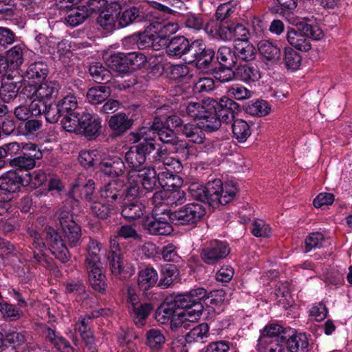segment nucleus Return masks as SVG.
<instances>
[{
  "mask_svg": "<svg viewBox=\"0 0 352 352\" xmlns=\"http://www.w3.org/2000/svg\"><path fill=\"white\" fill-rule=\"evenodd\" d=\"M181 163L166 155L162 151L155 155V175H157V184L155 183V192L170 190L182 184V179L177 175L181 171Z\"/></svg>",
  "mask_w": 352,
  "mask_h": 352,
  "instance_id": "1",
  "label": "nucleus"
},
{
  "mask_svg": "<svg viewBox=\"0 0 352 352\" xmlns=\"http://www.w3.org/2000/svg\"><path fill=\"white\" fill-rule=\"evenodd\" d=\"M64 206L60 209L56 216L61 226L65 239L71 248L80 245L81 242V227L74 220L72 209L78 204V200L74 197L67 199Z\"/></svg>",
  "mask_w": 352,
  "mask_h": 352,
  "instance_id": "2",
  "label": "nucleus"
},
{
  "mask_svg": "<svg viewBox=\"0 0 352 352\" xmlns=\"http://www.w3.org/2000/svg\"><path fill=\"white\" fill-rule=\"evenodd\" d=\"M78 100L76 97L69 93L63 96L56 103L50 102V110L46 113V120L51 123L56 122L60 116H63L65 121L63 122V127L65 129L66 132H76L75 129H72V126L69 124L67 126V122L74 121V118H78V113L75 112L78 108Z\"/></svg>",
  "mask_w": 352,
  "mask_h": 352,
  "instance_id": "3",
  "label": "nucleus"
},
{
  "mask_svg": "<svg viewBox=\"0 0 352 352\" xmlns=\"http://www.w3.org/2000/svg\"><path fill=\"white\" fill-rule=\"evenodd\" d=\"M297 30L289 28L287 32L288 43L296 50L308 52L311 45L307 38L313 40H320L323 36L322 30L316 25H311L305 21L296 23Z\"/></svg>",
  "mask_w": 352,
  "mask_h": 352,
  "instance_id": "4",
  "label": "nucleus"
},
{
  "mask_svg": "<svg viewBox=\"0 0 352 352\" xmlns=\"http://www.w3.org/2000/svg\"><path fill=\"white\" fill-rule=\"evenodd\" d=\"M177 296L167 297L155 311V319L161 323H165L169 319L171 320L172 329L183 327L185 329L190 327V323L188 319L179 317V314L186 312L184 306L177 303ZM186 318H188L186 317Z\"/></svg>",
  "mask_w": 352,
  "mask_h": 352,
  "instance_id": "5",
  "label": "nucleus"
},
{
  "mask_svg": "<svg viewBox=\"0 0 352 352\" xmlns=\"http://www.w3.org/2000/svg\"><path fill=\"white\" fill-rule=\"evenodd\" d=\"M206 202L212 207L226 205L236 195L237 188L232 182L223 184L221 180L210 182L206 186Z\"/></svg>",
  "mask_w": 352,
  "mask_h": 352,
  "instance_id": "6",
  "label": "nucleus"
},
{
  "mask_svg": "<svg viewBox=\"0 0 352 352\" xmlns=\"http://www.w3.org/2000/svg\"><path fill=\"white\" fill-rule=\"evenodd\" d=\"M207 291L203 287H199L190 290L188 294L177 295V303L184 306L186 312L179 314V317L188 318L190 322L197 321L203 311V305L201 300L206 298Z\"/></svg>",
  "mask_w": 352,
  "mask_h": 352,
  "instance_id": "7",
  "label": "nucleus"
},
{
  "mask_svg": "<svg viewBox=\"0 0 352 352\" xmlns=\"http://www.w3.org/2000/svg\"><path fill=\"white\" fill-rule=\"evenodd\" d=\"M145 57L135 52L111 55L106 60L107 66L118 73H127L135 70L144 62Z\"/></svg>",
  "mask_w": 352,
  "mask_h": 352,
  "instance_id": "8",
  "label": "nucleus"
},
{
  "mask_svg": "<svg viewBox=\"0 0 352 352\" xmlns=\"http://www.w3.org/2000/svg\"><path fill=\"white\" fill-rule=\"evenodd\" d=\"M206 213L205 207L200 203L185 205L173 213V221L182 225H193L200 221Z\"/></svg>",
  "mask_w": 352,
  "mask_h": 352,
  "instance_id": "9",
  "label": "nucleus"
},
{
  "mask_svg": "<svg viewBox=\"0 0 352 352\" xmlns=\"http://www.w3.org/2000/svg\"><path fill=\"white\" fill-rule=\"evenodd\" d=\"M230 252V249L226 242L214 240L202 250L201 257L206 264L212 265L225 258Z\"/></svg>",
  "mask_w": 352,
  "mask_h": 352,
  "instance_id": "10",
  "label": "nucleus"
},
{
  "mask_svg": "<svg viewBox=\"0 0 352 352\" xmlns=\"http://www.w3.org/2000/svg\"><path fill=\"white\" fill-rule=\"evenodd\" d=\"M153 149H154L153 139H145L138 146L130 148L125 155L126 161L133 168V170H135V168H139L144 163L146 153H151Z\"/></svg>",
  "mask_w": 352,
  "mask_h": 352,
  "instance_id": "11",
  "label": "nucleus"
},
{
  "mask_svg": "<svg viewBox=\"0 0 352 352\" xmlns=\"http://www.w3.org/2000/svg\"><path fill=\"white\" fill-rule=\"evenodd\" d=\"M46 240L49 249L56 259L62 263L67 262L71 255L61 236L52 228H49L46 233Z\"/></svg>",
  "mask_w": 352,
  "mask_h": 352,
  "instance_id": "12",
  "label": "nucleus"
},
{
  "mask_svg": "<svg viewBox=\"0 0 352 352\" xmlns=\"http://www.w3.org/2000/svg\"><path fill=\"white\" fill-rule=\"evenodd\" d=\"M186 201V192L182 190H157L155 192V208L182 205Z\"/></svg>",
  "mask_w": 352,
  "mask_h": 352,
  "instance_id": "13",
  "label": "nucleus"
},
{
  "mask_svg": "<svg viewBox=\"0 0 352 352\" xmlns=\"http://www.w3.org/2000/svg\"><path fill=\"white\" fill-rule=\"evenodd\" d=\"M120 13V5L118 2H111L106 9L98 14L97 23L103 29L111 31L114 28Z\"/></svg>",
  "mask_w": 352,
  "mask_h": 352,
  "instance_id": "14",
  "label": "nucleus"
},
{
  "mask_svg": "<svg viewBox=\"0 0 352 352\" xmlns=\"http://www.w3.org/2000/svg\"><path fill=\"white\" fill-rule=\"evenodd\" d=\"M21 186H24L23 177L16 170L8 171L0 177V190L8 197L18 191Z\"/></svg>",
  "mask_w": 352,
  "mask_h": 352,
  "instance_id": "15",
  "label": "nucleus"
},
{
  "mask_svg": "<svg viewBox=\"0 0 352 352\" xmlns=\"http://www.w3.org/2000/svg\"><path fill=\"white\" fill-rule=\"evenodd\" d=\"M236 79L246 83L252 84L261 78V72L258 66L252 63L239 64L236 66Z\"/></svg>",
  "mask_w": 352,
  "mask_h": 352,
  "instance_id": "16",
  "label": "nucleus"
},
{
  "mask_svg": "<svg viewBox=\"0 0 352 352\" xmlns=\"http://www.w3.org/2000/svg\"><path fill=\"white\" fill-rule=\"evenodd\" d=\"M74 119L73 124L78 125L82 132H99L102 128V119L97 114L83 112L80 118Z\"/></svg>",
  "mask_w": 352,
  "mask_h": 352,
  "instance_id": "17",
  "label": "nucleus"
},
{
  "mask_svg": "<svg viewBox=\"0 0 352 352\" xmlns=\"http://www.w3.org/2000/svg\"><path fill=\"white\" fill-rule=\"evenodd\" d=\"M177 30V25L172 23L155 25V51L164 48Z\"/></svg>",
  "mask_w": 352,
  "mask_h": 352,
  "instance_id": "18",
  "label": "nucleus"
},
{
  "mask_svg": "<svg viewBox=\"0 0 352 352\" xmlns=\"http://www.w3.org/2000/svg\"><path fill=\"white\" fill-rule=\"evenodd\" d=\"M173 213L168 208H155V235H168L173 230L169 223L173 221Z\"/></svg>",
  "mask_w": 352,
  "mask_h": 352,
  "instance_id": "19",
  "label": "nucleus"
},
{
  "mask_svg": "<svg viewBox=\"0 0 352 352\" xmlns=\"http://www.w3.org/2000/svg\"><path fill=\"white\" fill-rule=\"evenodd\" d=\"M138 284L139 288L143 292L144 296L151 299L154 296V269L147 267L140 271Z\"/></svg>",
  "mask_w": 352,
  "mask_h": 352,
  "instance_id": "20",
  "label": "nucleus"
},
{
  "mask_svg": "<svg viewBox=\"0 0 352 352\" xmlns=\"http://www.w3.org/2000/svg\"><path fill=\"white\" fill-rule=\"evenodd\" d=\"M232 25H226L222 22L211 20L207 23L205 31L213 37L228 41L232 38Z\"/></svg>",
  "mask_w": 352,
  "mask_h": 352,
  "instance_id": "21",
  "label": "nucleus"
},
{
  "mask_svg": "<svg viewBox=\"0 0 352 352\" xmlns=\"http://www.w3.org/2000/svg\"><path fill=\"white\" fill-rule=\"evenodd\" d=\"M60 85L57 81H45L41 82L37 87L36 98L41 100L52 102L58 95Z\"/></svg>",
  "mask_w": 352,
  "mask_h": 352,
  "instance_id": "22",
  "label": "nucleus"
},
{
  "mask_svg": "<svg viewBox=\"0 0 352 352\" xmlns=\"http://www.w3.org/2000/svg\"><path fill=\"white\" fill-rule=\"evenodd\" d=\"M258 50L265 60L272 63H277L281 56V50L277 45L267 40L258 43Z\"/></svg>",
  "mask_w": 352,
  "mask_h": 352,
  "instance_id": "23",
  "label": "nucleus"
},
{
  "mask_svg": "<svg viewBox=\"0 0 352 352\" xmlns=\"http://www.w3.org/2000/svg\"><path fill=\"white\" fill-rule=\"evenodd\" d=\"M189 41L183 36H174L164 49L170 56L182 58L184 56Z\"/></svg>",
  "mask_w": 352,
  "mask_h": 352,
  "instance_id": "24",
  "label": "nucleus"
},
{
  "mask_svg": "<svg viewBox=\"0 0 352 352\" xmlns=\"http://www.w3.org/2000/svg\"><path fill=\"white\" fill-rule=\"evenodd\" d=\"M234 50L236 63L239 60L250 62L256 58V49L249 41H234Z\"/></svg>",
  "mask_w": 352,
  "mask_h": 352,
  "instance_id": "25",
  "label": "nucleus"
},
{
  "mask_svg": "<svg viewBox=\"0 0 352 352\" xmlns=\"http://www.w3.org/2000/svg\"><path fill=\"white\" fill-rule=\"evenodd\" d=\"M206 116L201 118L197 126L201 131H214L221 126V120L218 118L214 109L208 106Z\"/></svg>",
  "mask_w": 352,
  "mask_h": 352,
  "instance_id": "26",
  "label": "nucleus"
},
{
  "mask_svg": "<svg viewBox=\"0 0 352 352\" xmlns=\"http://www.w3.org/2000/svg\"><path fill=\"white\" fill-rule=\"evenodd\" d=\"M49 73L47 65L43 61L34 62L29 65L25 77L35 82H41L46 78Z\"/></svg>",
  "mask_w": 352,
  "mask_h": 352,
  "instance_id": "27",
  "label": "nucleus"
},
{
  "mask_svg": "<svg viewBox=\"0 0 352 352\" xmlns=\"http://www.w3.org/2000/svg\"><path fill=\"white\" fill-rule=\"evenodd\" d=\"M124 182L120 179L113 180L104 186L101 190V196L108 201H114L118 199H123Z\"/></svg>",
  "mask_w": 352,
  "mask_h": 352,
  "instance_id": "28",
  "label": "nucleus"
},
{
  "mask_svg": "<svg viewBox=\"0 0 352 352\" xmlns=\"http://www.w3.org/2000/svg\"><path fill=\"white\" fill-rule=\"evenodd\" d=\"M285 346L288 352H308L309 342L305 333H298L285 337Z\"/></svg>",
  "mask_w": 352,
  "mask_h": 352,
  "instance_id": "29",
  "label": "nucleus"
},
{
  "mask_svg": "<svg viewBox=\"0 0 352 352\" xmlns=\"http://www.w3.org/2000/svg\"><path fill=\"white\" fill-rule=\"evenodd\" d=\"M111 94V89L107 86H95L88 89L86 97L92 104H98L106 101Z\"/></svg>",
  "mask_w": 352,
  "mask_h": 352,
  "instance_id": "30",
  "label": "nucleus"
},
{
  "mask_svg": "<svg viewBox=\"0 0 352 352\" xmlns=\"http://www.w3.org/2000/svg\"><path fill=\"white\" fill-rule=\"evenodd\" d=\"M125 165L120 157L106 160L100 163V170L105 175L118 177L124 173Z\"/></svg>",
  "mask_w": 352,
  "mask_h": 352,
  "instance_id": "31",
  "label": "nucleus"
},
{
  "mask_svg": "<svg viewBox=\"0 0 352 352\" xmlns=\"http://www.w3.org/2000/svg\"><path fill=\"white\" fill-rule=\"evenodd\" d=\"M286 331L285 329L278 324H271L267 325L261 331V336L258 340V343H261V340L267 339L270 342L274 340H285Z\"/></svg>",
  "mask_w": 352,
  "mask_h": 352,
  "instance_id": "32",
  "label": "nucleus"
},
{
  "mask_svg": "<svg viewBox=\"0 0 352 352\" xmlns=\"http://www.w3.org/2000/svg\"><path fill=\"white\" fill-rule=\"evenodd\" d=\"M135 170H131L128 174V183L124 182L123 200L131 201L139 196L140 187L139 182L135 179Z\"/></svg>",
  "mask_w": 352,
  "mask_h": 352,
  "instance_id": "33",
  "label": "nucleus"
},
{
  "mask_svg": "<svg viewBox=\"0 0 352 352\" xmlns=\"http://www.w3.org/2000/svg\"><path fill=\"white\" fill-rule=\"evenodd\" d=\"M22 85V80H11L2 83L0 87V98L4 102H10L16 97Z\"/></svg>",
  "mask_w": 352,
  "mask_h": 352,
  "instance_id": "34",
  "label": "nucleus"
},
{
  "mask_svg": "<svg viewBox=\"0 0 352 352\" xmlns=\"http://www.w3.org/2000/svg\"><path fill=\"white\" fill-rule=\"evenodd\" d=\"M208 105L214 109L223 110V111H229L233 114L239 111V104L234 102L230 97H222L219 101L212 98L207 100Z\"/></svg>",
  "mask_w": 352,
  "mask_h": 352,
  "instance_id": "35",
  "label": "nucleus"
},
{
  "mask_svg": "<svg viewBox=\"0 0 352 352\" xmlns=\"http://www.w3.org/2000/svg\"><path fill=\"white\" fill-rule=\"evenodd\" d=\"M89 282L91 288L100 294H104L107 288V278L100 268L89 271Z\"/></svg>",
  "mask_w": 352,
  "mask_h": 352,
  "instance_id": "36",
  "label": "nucleus"
},
{
  "mask_svg": "<svg viewBox=\"0 0 352 352\" xmlns=\"http://www.w3.org/2000/svg\"><path fill=\"white\" fill-rule=\"evenodd\" d=\"M90 75L94 80L98 84H105L111 81V72L100 63H94L89 68Z\"/></svg>",
  "mask_w": 352,
  "mask_h": 352,
  "instance_id": "37",
  "label": "nucleus"
},
{
  "mask_svg": "<svg viewBox=\"0 0 352 352\" xmlns=\"http://www.w3.org/2000/svg\"><path fill=\"white\" fill-rule=\"evenodd\" d=\"M108 260L111 273L116 278L125 280L130 276L124 268L122 254L108 255Z\"/></svg>",
  "mask_w": 352,
  "mask_h": 352,
  "instance_id": "38",
  "label": "nucleus"
},
{
  "mask_svg": "<svg viewBox=\"0 0 352 352\" xmlns=\"http://www.w3.org/2000/svg\"><path fill=\"white\" fill-rule=\"evenodd\" d=\"M145 207L138 201H125L122 210V215L129 221H134L143 214Z\"/></svg>",
  "mask_w": 352,
  "mask_h": 352,
  "instance_id": "39",
  "label": "nucleus"
},
{
  "mask_svg": "<svg viewBox=\"0 0 352 352\" xmlns=\"http://www.w3.org/2000/svg\"><path fill=\"white\" fill-rule=\"evenodd\" d=\"M94 184V182L92 179H89L86 184H81L80 179H78L76 183L72 185V190L71 192L73 195L78 192L82 199L91 201L95 192Z\"/></svg>",
  "mask_w": 352,
  "mask_h": 352,
  "instance_id": "40",
  "label": "nucleus"
},
{
  "mask_svg": "<svg viewBox=\"0 0 352 352\" xmlns=\"http://www.w3.org/2000/svg\"><path fill=\"white\" fill-rule=\"evenodd\" d=\"M133 120L129 118L128 116L123 113H118L112 116L109 120V125L112 130H118L120 132H125L129 130L133 125Z\"/></svg>",
  "mask_w": 352,
  "mask_h": 352,
  "instance_id": "41",
  "label": "nucleus"
},
{
  "mask_svg": "<svg viewBox=\"0 0 352 352\" xmlns=\"http://www.w3.org/2000/svg\"><path fill=\"white\" fill-rule=\"evenodd\" d=\"M6 60L10 70L18 69L23 63V47L19 45L12 47L7 52Z\"/></svg>",
  "mask_w": 352,
  "mask_h": 352,
  "instance_id": "42",
  "label": "nucleus"
},
{
  "mask_svg": "<svg viewBox=\"0 0 352 352\" xmlns=\"http://www.w3.org/2000/svg\"><path fill=\"white\" fill-rule=\"evenodd\" d=\"M182 124L181 119L177 116H170L166 118H158L155 116V131H160L166 129L169 132H174Z\"/></svg>",
  "mask_w": 352,
  "mask_h": 352,
  "instance_id": "43",
  "label": "nucleus"
},
{
  "mask_svg": "<svg viewBox=\"0 0 352 352\" xmlns=\"http://www.w3.org/2000/svg\"><path fill=\"white\" fill-rule=\"evenodd\" d=\"M135 179H142L141 183L143 188L148 192H151L154 190V168L146 167L138 170H135Z\"/></svg>",
  "mask_w": 352,
  "mask_h": 352,
  "instance_id": "44",
  "label": "nucleus"
},
{
  "mask_svg": "<svg viewBox=\"0 0 352 352\" xmlns=\"http://www.w3.org/2000/svg\"><path fill=\"white\" fill-rule=\"evenodd\" d=\"M205 100L203 102H189L186 107L187 114L193 118L195 120H198L201 118L206 116V111L208 109V102Z\"/></svg>",
  "mask_w": 352,
  "mask_h": 352,
  "instance_id": "45",
  "label": "nucleus"
},
{
  "mask_svg": "<svg viewBox=\"0 0 352 352\" xmlns=\"http://www.w3.org/2000/svg\"><path fill=\"white\" fill-rule=\"evenodd\" d=\"M89 16L86 8L78 7L70 10L65 21L69 25L74 27L82 23Z\"/></svg>",
  "mask_w": 352,
  "mask_h": 352,
  "instance_id": "46",
  "label": "nucleus"
},
{
  "mask_svg": "<svg viewBox=\"0 0 352 352\" xmlns=\"http://www.w3.org/2000/svg\"><path fill=\"white\" fill-rule=\"evenodd\" d=\"M259 352H288L285 346V340H274L270 342L263 339L261 343L257 344Z\"/></svg>",
  "mask_w": 352,
  "mask_h": 352,
  "instance_id": "47",
  "label": "nucleus"
},
{
  "mask_svg": "<svg viewBox=\"0 0 352 352\" xmlns=\"http://www.w3.org/2000/svg\"><path fill=\"white\" fill-rule=\"evenodd\" d=\"M245 111L251 116L263 117L269 114L270 107L265 100H256L250 102L245 107Z\"/></svg>",
  "mask_w": 352,
  "mask_h": 352,
  "instance_id": "48",
  "label": "nucleus"
},
{
  "mask_svg": "<svg viewBox=\"0 0 352 352\" xmlns=\"http://www.w3.org/2000/svg\"><path fill=\"white\" fill-rule=\"evenodd\" d=\"M217 58L224 65L236 66L237 64L234 48L232 50L228 46L223 45L219 48Z\"/></svg>",
  "mask_w": 352,
  "mask_h": 352,
  "instance_id": "49",
  "label": "nucleus"
},
{
  "mask_svg": "<svg viewBox=\"0 0 352 352\" xmlns=\"http://www.w3.org/2000/svg\"><path fill=\"white\" fill-rule=\"evenodd\" d=\"M302 62V58L299 53L291 47H286L285 50L284 63L288 69L297 70Z\"/></svg>",
  "mask_w": 352,
  "mask_h": 352,
  "instance_id": "50",
  "label": "nucleus"
},
{
  "mask_svg": "<svg viewBox=\"0 0 352 352\" xmlns=\"http://www.w3.org/2000/svg\"><path fill=\"white\" fill-rule=\"evenodd\" d=\"M9 164L12 168H16V171L28 170L36 166V162L32 158L27 157L24 154L8 160Z\"/></svg>",
  "mask_w": 352,
  "mask_h": 352,
  "instance_id": "51",
  "label": "nucleus"
},
{
  "mask_svg": "<svg viewBox=\"0 0 352 352\" xmlns=\"http://www.w3.org/2000/svg\"><path fill=\"white\" fill-rule=\"evenodd\" d=\"M202 40H195L191 43H188L184 60L188 63L196 62L199 54L201 53V49L203 47Z\"/></svg>",
  "mask_w": 352,
  "mask_h": 352,
  "instance_id": "52",
  "label": "nucleus"
},
{
  "mask_svg": "<svg viewBox=\"0 0 352 352\" xmlns=\"http://www.w3.org/2000/svg\"><path fill=\"white\" fill-rule=\"evenodd\" d=\"M24 186H41L47 180V175L41 170L26 173L23 177Z\"/></svg>",
  "mask_w": 352,
  "mask_h": 352,
  "instance_id": "53",
  "label": "nucleus"
},
{
  "mask_svg": "<svg viewBox=\"0 0 352 352\" xmlns=\"http://www.w3.org/2000/svg\"><path fill=\"white\" fill-rule=\"evenodd\" d=\"M140 15V10L135 7H131L123 12L121 11L118 16V22L122 28L132 23Z\"/></svg>",
  "mask_w": 352,
  "mask_h": 352,
  "instance_id": "54",
  "label": "nucleus"
},
{
  "mask_svg": "<svg viewBox=\"0 0 352 352\" xmlns=\"http://www.w3.org/2000/svg\"><path fill=\"white\" fill-rule=\"evenodd\" d=\"M227 94L229 97L237 100L248 99L252 96L251 91L240 84L229 87L227 89Z\"/></svg>",
  "mask_w": 352,
  "mask_h": 352,
  "instance_id": "55",
  "label": "nucleus"
},
{
  "mask_svg": "<svg viewBox=\"0 0 352 352\" xmlns=\"http://www.w3.org/2000/svg\"><path fill=\"white\" fill-rule=\"evenodd\" d=\"M214 54L215 52L213 49L206 47L205 43L203 42L201 53L199 54L197 60L195 62L197 65L200 68H208L212 61Z\"/></svg>",
  "mask_w": 352,
  "mask_h": 352,
  "instance_id": "56",
  "label": "nucleus"
},
{
  "mask_svg": "<svg viewBox=\"0 0 352 352\" xmlns=\"http://www.w3.org/2000/svg\"><path fill=\"white\" fill-rule=\"evenodd\" d=\"M208 325L206 323H202L193 327L186 335L187 342H202V340L208 336Z\"/></svg>",
  "mask_w": 352,
  "mask_h": 352,
  "instance_id": "57",
  "label": "nucleus"
},
{
  "mask_svg": "<svg viewBox=\"0 0 352 352\" xmlns=\"http://www.w3.org/2000/svg\"><path fill=\"white\" fill-rule=\"evenodd\" d=\"M226 66L220 67L214 72V77L222 83L228 82L236 78V67L233 69L234 66Z\"/></svg>",
  "mask_w": 352,
  "mask_h": 352,
  "instance_id": "58",
  "label": "nucleus"
},
{
  "mask_svg": "<svg viewBox=\"0 0 352 352\" xmlns=\"http://www.w3.org/2000/svg\"><path fill=\"white\" fill-rule=\"evenodd\" d=\"M176 272V267L172 265H166L162 268L161 278L158 286L165 289L170 286L173 282V276Z\"/></svg>",
  "mask_w": 352,
  "mask_h": 352,
  "instance_id": "59",
  "label": "nucleus"
},
{
  "mask_svg": "<svg viewBox=\"0 0 352 352\" xmlns=\"http://www.w3.org/2000/svg\"><path fill=\"white\" fill-rule=\"evenodd\" d=\"M153 307L151 303L142 304L138 307L133 306V307L131 308V314L133 315L136 324H138L139 322L141 323V325H142L143 324L142 322L147 318L153 310Z\"/></svg>",
  "mask_w": 352,
  "mask_h": 352,
  "instance_id": "60",
  "label": "nucleus"
},
{
  "mask_svg": "<svg viewBox=\"0 0 352 352\" xmlns=\"http://www.w3.org/2000/svg\"><path fill=\"white\" fill-rule=\"evenodd\" d=\"M168 77L175 80L183 81L189 78V68L185 65H171Z\"/></svg>",
  "mask_w": 352,
  "mask_h": 352,
  "instance_id": "61",
  "label": "nucleus"
},
{
  "mask_svg": "<svg viewBox=\"0 0 352 352\" xmlns=\"http://www.w3.org/2000/svg\"><path fill=\"white\" fill-rule=\"evenodd\" d=\"M324 241V237L320 232H313L305 239V252H308L316 248H320Z\"/></svg>",
  "mask_w": 352,
  "mask_h": 352,
  "instance_id": "62",
  "label": "nucleus"
},
{
  "mask_svg": "<svg viewBox=\"0 0 352 352\" xmlns=\"http://www.w3.org/2000/svg\"><path fill=\"white\" fill-rule=\"evenodd\" d=\"M252 233L256 237H267L270 235L271 228L264 221L258 219L252 223Z\"/></svg>",
  "mask_w": 352,
  "mask_h": 352,
  "instance_id": "63",
  "label": "nucleus"
},
{
  "mask_svg": "<svg viewBox=\"0 0 352 352\" xmlns=\"http://www.w3.org/2000/svg\"><path fill=\"white\" fill-rule=\"evenodd\" d=\"M184 23L187 28L197 31L201 29L205 30L207 24V23H205L202 16L196 14L187 15Z\"/></svg>",
  "mask_w": 352,
  "mask_h": 352,
  "instance_id": "64",
  "label": "nucleus"
}]
</instances>
